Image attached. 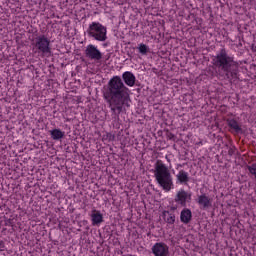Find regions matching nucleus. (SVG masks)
Segmentation results:
<instances>
[{"mask_svg": "<svg viewBox=\"0 0 256 256\" xmlns=\"http://www.w3.org/2000/svg\"><path fill=\"white\" fill-rule=\"evenodd\" d=\"M104 99L109 103L111 111L121 113L125 107H131L129 88L120 77H113L103 91Z\"/></svg>", "mask_w": 256, "mask_h": 256, "instance_id": "1", "label": "nucleus"}, {"mask_svg": "<svg viewBox=\"0 0 256 256\" xmlns=\"http://www.w3.org/2000/svg\"><path fill=\"white\" fill-rule=\"evenodd\" d=\"M154 169V177L159 187L166 193H169L175 187V184H173V175H171L169 167L161 160H157Z\"/></svg>", "mask_w": 256, "mask_h": 256, "instance_id": "2", "label": "nucleus"}, {"mask_svg": "<svg viewBox=\"0 0 256 256\" xmlns=\"http://www.w3.org/2000/svg\"><path fill=\"white\" fill-rule=\"evenodd\" d=\"M86 33L94 41H100L101 43L107 41V27L99 22L90 23Z\"/></svg>", "mask_w": 256, "mask_h": 256, "instance_id": "3", "label": "nucleus"}, {"mask_svg": "<svg viewBox=\"0 0 256 256\" xmlns=\"http://www.w3.org/2000/svg\"><path fill=\"white\" fill-rule=\"evenodd\" d=\"M33 45L34 49L43 55H49V53H51V40L48 39L45 35L37 36L34 39Z\"/></svg>", "mask_w": 256, "mask_h": 256, "instance_id": "4", "label": "nucleus"}, {"mask_svg": "<svg viewBox=\"0 0 256 256\" xmlns=\"http://www.w3.org/2000/svg\"><path fill=\"white\" fill-rule=\"evenodd\" d=\"M214 65H237L235 58L227 54V49L221 48L213 58Z\"/></svg>", "mask_w": 256, "mask_h": 256, "instance_id": "5", "label": "nucleus"}, {"mask_svg": "<svg viewBox=\"0 0 256 256\" xmlns=\"http://www.w3.org/2000/svg\"><path fill=\"white\" fill-rule=\"evenodd\" d=\"M84 55L87 59H90V61H96L97 63L103 59V54L93 44H90L86 47Z\"/></svg>", "mask_w": 256, "mask_h": 256, "instance_id": "6", "label": "nucleus"}, {"mask_svg": "<svg viewBox=\"0 0 256 256\" xmlns=\"http://www.w3.org/2000/svg\"><path fill=\"white\" fill-rule=\"evenodd\" d=\"M152 253L155 256H169V246L163 242H158L152 247Z\"/></svg>", "mask_w": 256, "mask_h": 256, "instance_id": "7", "label": "nucleus"}, {"mask_svg": "<svg viewBox=\"0 0 256 256\" xmlns=\"http://www.w3.org/2000/svg\"><path fill=\"white\" fill-rule=\"evenodd\" d=\"M187 201H191V194L187 193V191L183 189L178 191L175 197V203L185 207V205H187Z\"/></svg>", "mask_w": 256, "mask_h": 256, "instance_id": "8", "label": "nucleus"}, {"mask_svg": "<svg viewBox=\"0 0 256 256\" xmlns=\"http://www.w3.org/2000/svg\"><path fill=\"white\" fill-rule=\"evenodd\" d=\"M92 225H101L103 222V214L99 210H92L91 213Z\"/></svg>", "mask_w": 256, "mask_h": 256, "instance_id": "9", "label": "nucleus"}, {"mask_svg": "<svg viewBox=\"0 0 256 256\" xmlns=\"http://www.w3.org/2000/svg\"><path fill=\"white\" fill-rule=\"evenodd\" d=\"M198 204L200 205V207L207 209L211 207L212 201L211 198H209V196L203 194L198 197Z\"/></svg>", "mask_w": 256, "mask_h": 256, "instance_id": "10", "label": "nucleus"}, {"mask_svg": "<svg viewBox=\"0 0 256 256\" xmlns=\"http://www.w3.org/2000/svg\"><path fill=\"white\" fill-rule=\"evenodd\" d=\"M193 217L191 210L185 208L181 211L180 219L182 223H189L191 221V218Z\"/></svg>", "mask_w": 256, "mask_h": 256, "instance_id": "11", "label": "nucleus"}, {"mask_svg": "<svg viewBox=\"0 0 256 256\" xmlns=\"http://www.w3.org/2000/svg\"><path fill=\"white\" fill-rule=\"evenodd\" d=\"M123 79L128 87H133V85H135V76L132 73L125 72L123 74Z\"/></svg>", "mask_w": 256, "mask_h": 256, "instance_id": "12", "label": "nucleus"}, {"mask_svg": "<svg viewBox=\"0 0 256 256\" xmlns=\"http://www.w3.org/2000/svg\"><path fill=\"white\" fill-rule=\"evenodd\" d=\"M176 179L179 183H189V173L185 172V170H180L176 175Z\"/></svg>", "mask_w": 256, "mask_h": 256, "instance_id": "13", "label": "nucleus"}, {"mask_svg": "<svg viewBox=\"0 0 256 256\" xmlns=\"http://www.w3.org/2000/svg\"><path fill=\"white\" fill-rule=\"evenodd\" d=\"M162 217L166 223H169V225H173V223H175V214L169 211H164L162 213Z\"/></svg>", "mask_w": 256, "mask_h": 256, "instance_id": "14", "label": "nucleus"}, {"mask_svg": "<svg viewBox=\"0 0 256 256\" xmlns=\"http://www.w3.org/2000/svg\"><path fill=\"white\" fill-rule=\"evenodd\" d=\"M50 135L54 141H59V139H63L65 137V132L60 129H54L50 131Z\"/></svg>", "mask_w": 256, "mask_h": 256, "instance_id": "15", "label": "nucleus"}, {"mask_svg": "<svg viewBox=\"0 0 256 256\" xmlns=\"http://www.w3.org/2000/svg\"><path fill=\"white\" fill-rule=\"evenodd\" d=\"M228 126L233 129L236 133H239L241 131V126H239V122L235 119H228L227 120Z\"/></svg>", "mask_w": 256, "mask_h": 256, "instance_id": "16", "label": "nucleus"}, {"mask_svg": "<svg viewBox=\"0 0 256 256\" xmlns=\"http://www.w3.org/2000/svg\"><path fill=\"white\" fill-rule=\"evenodd\" d=\"M140 55H147V53H149L150 49H149V46H147L146 44H139L138 47H137Z\"/></svg>", "mask_w": 256, "mask_h": 256, "instance_id": "17", "label": "nucleus"}, {"mask_svg": "<svg viewBox=\"0 0 256 256\" xmlns=\"http://www.w3.org/2000/svg\"><path fill=\"white\" fill-rule=\"evenodd\" d=\"M247 169H248L250 175H252L254 177V179L256 180V163H253V164L247 166Z\"/></svg>", "mask_w": 256, "mask_h": 256, "instance_id": "18", "label": "nucleus"}, {"mask_svg": "<svg viewBox=\"0 0 256 256\" xmlns=\"http://www.w3.org/2000/svg\"><path fill=\"white\" fill-rule=\"evenodd\" d=\"M221 67H222V69H224V70L227 69V66H221Z\"/></svg>", "mask_w": 256, "mask_h": 256, "instance_id": "19", "label": "nucleus"}, {"mask_svg": "<svg viewBox=\"0 0 256 256\" xmlns=\"http://www.w3.org/2000/svg\"><path fill=\"white\" fill-rule=\"evenodd\" d=\"M252 2L256 3V0H251Z\"/></svg>", "mask_w": 256, "mask_h": 256, "instance_id": "20", "label": "nucleus"}, {"mask_svg": "<svg viewBox=\"0 0 256 256\" xmlns=\"http://www.w3.org/2000/svg\"><path fill=\"white\" fill-rule=\"evenodd\" d=\"M0 245H2V246H3V242H0Z\"/></svg>", "mask_w": 256, "mask_h": 256, "instance_id": "21", "label": "nucleus"}]
</instances>
